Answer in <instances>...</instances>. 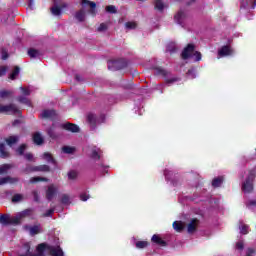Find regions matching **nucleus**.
I'll return each instance as SVG.
<instances>
[{"label":"nucleus","mask_w":256,"mask_h":256,"mask_svg":"<svg viewBox=\"0 0 256 256\" xmlns=\"http://www.w3.org/2000/svg\"><path fill=\"white\" fill-rule=\"evenodd\" d=\"M255 177H256L255 170H250L248 172L246 179L244 180V183H242L243 193H252L254 191Z\"/></svg>","instance_id":"nucleus-1"},{"label":"nucleus","mask_w":256,"mask_h":256,"mask_svg":"<svg viewBox=\"0 0 256 256\" xmlns=\"http://www.w3.org/2000/svg\"><path fill=\"white\" fill-rule=\"evenodd\" d=\"M0 113H4L5 115H21V110L13 103L7 105L0 104Z\"/></svg>","instance_id":"nucleus-2"},{"label":"nucleus","mask_w":256,"mask_h":256,"mask_svg":"<svg viewBox=\"0 0 256 256\" xmlns=\"http://www.w3.org/2000/svg\"><path fill=\"white\" fill-rule=\"evenodd\" d=\"M125 68H127V60L125 59L110 60L108 62V69L110 71H121V69Z\"/></svg>","instance_id":"nucleus-3"},{"label":"nucleus","mask_w":256,"mask_h":256,"mask_svg":"<svg viewBox=\"0 0 256 256\" xmlns=\"http://www.w3.org/2000/svg\"><path fill=\"white\" fill-rule=\"evenodd\" d=\"M44 252L48 251L50 256H65V252H63V248L60 245L53 246L47 243H43Z\"/></svg>","instance_id":"nucleus-4"},{"label":"nucleus","mask_w":256,"mask_h":256,"mask_svg":"<svg viewBox=\"0 0 256 256\" xmlns=\"http://www.w3.org/2000/svg\"><path fill=\"white\" fill-rule=\"evenodd\" d=\"M193 53H195V44H187L181 53V58L187 61V59H191Z\"/></svg>","instance_id":"nucleus-5"},{"label":"nucleus","mask_w":256,"mask_h":256,"mask_svg":"<svg viewBox=\"0 0 256 256\" xmlns=\"http://www.w3.org/2000/svg\"><path fill=\"white\" fill-rule=\"evenodd\" d=\"M24 229L29 231L31 237H35V235H39V233H41V224H36L34 226L25 225Z\"/></svg>","instance_id":"nucleus-6"},{"label":"nucleus","mask_w":256,"mask_h":256,"mask_svg":"<svg viewBox=\"0 0 256 256\" xmlns=\"http://www.w3.org/2000/svg\"><path fill=\"white\" fill-rule=\"evenodd\" d=\"M61 128L64 129L65 131H70V133H79L80 131L77 124L70 123V122L62 124Z\"/></svg>","instance_id":"nucleus-7"},{"label":"nucleus","mask_w":256,"mask_h":256,"mask_svg":"<svg viewBox=\"0 0 256 256\" xmlns=\"http://www.w3.org/2000/svg\"><path fill=\"white\" fill-rule=\"evenodd\" d=\"M31 253V243L26 242L22 245V248L18 253V256H29L31 255Z\"/></svg>","instance_id":"nucleus-8"},{"label":"nucleus","mask_w":256,"mask_h":256,"mask_svg":"<svg viewBox=\"0 0 256 256\" xmlns=\"http://www.w3.org/2000/svg\"><path fill=\"white\" fill-rule=\"evenodd\" d=\"M197 227H199V219L193 218L187 226L188 233H195V231H197Z\"/></svg>","instance_id":"nucleus-9"},{"label":"nucleus","mask_w":256,"mask_h":256,"mask_svg":"<svg viewBox=\"0 0 256 256\" xmlns=\"http://www.w3.org/2000/svg\"><path fill=\"white\" fill-rule=\"evenodd\" d=\"M232 54H233V50L229 45L222 46L221 49L218 51L219 57H227Z\"/></svg>","instance_id":"nucleus-10"},{"label":"nucleus","mask_w":256,"mask_h":256,"mask_svg":"<svg viewBox=\"0 0 256 256\" xmlns=\"http://www.w3.org/2000/svg\"><path fill=\"white\" fill-rule=\"evenodd\" d=\"M152 243L155 245H159L160 247H167V241L163 240V238L157 234H154L151 238Z\"/></svg>","instance_id":"nucleus-11"},{"label":"nucleus","mask_w":256,"mask_h":256,"mask_svg":"<svg viewBox=\"0 0 256 256\" xmlns=\"http://www.w3.org/2000/svg\"><path fill=\"white\" fill-rule=\"evenodd\" d=\"M55 195H57V188H55L54 185H50L48 187V189L46 190V199L48 201H52L53 197H55Z\"/></svg>","instance_id":"nucleus-12"},{"label":"nucleus","mask_w":256,"mask_h":256,"mask_svg":"<svg viewBox=\"0 0 256 256\" xmlns=\"http://www.w3.org/2000/svg\"><path fill=\"white\" fill-rule=\"evenodd\" d=\"M82 7H90V13L92 15H95V9L97 7V4L95 2H91L89 0H81Z\"/></svg>","instance_id":"nucleus-13"},{"label":"nucleus","mask_w":256,"mask_h":256,"mask_svg":"<svg viewBox=\"0 0 256 256\" xmlns=\"http://www.w3.org/2000/svg\"><path fill=\"white\" fill-rule=\"evenodd\" d=\"M32 141L34 145H43V143H45V139L43 138L40 132H35L33 134Z\"/></svg>","instance_id":"nucleus-14"},{"label":"nucleus","mask_w":256,"mask_h":256,"mask_svg":"<svg viewBox=\"0 0 256 256\" xmlns=\"http://www.w3.org/2000/svg\"><path fill=\"white\" fill-rule=\"evenodd\" d=\"M56 113L55 110H43L41 117L42 119H50L51 121H53L56 117Z\"/></svg>","instance_id":"nucleus-15"},{"label":"nucleus","mask_w":256,"mask_h":256,"mask_svg":"<svg viewBox=\"0 0 256 256\" xmlns=\"http://www.w3.org/2000/svg\"><path fill=\"white\" fill-rule=\"evenodd\" d=\"M5 143L8 145V147H13V145H17V143H19V136H9L8 138H5Z\"/></svg>","instance_id":"nucleus-16"},{"label":"nucleus","mask_w":256,"mask_h":256,"mask_svg":"<svg viewBox=\"0 0 256 256\" xmlns=\"http://www.w3.org/2000/svg\"><path fill=\"white\" fill-rule=\"evenodd\" d=\"M36 254H33V252H30L29 256H45V244L40 243L36 247Z\"/></svg>","instance_id":"nucleus-17"},{"label":"nucleus","mask_w":256,"mask_h":256,"mask_svg":"<svg viewBox=\"0 0 256 256\" xmlns=\"http://www.w3.org/2000/svg\"><path fill=\"white\" fill-rule=\"evenodd\" d=\"M7 183H19V178H12L10 176L0 178V185H5Z\"/></svg>","instance_id":"nucleus-18"},{"label":"nucleus","mask_w":256,"mask_h":256,"mask_svg":"<svg viewBox=\"0 0 256 256\" xmlns=\"http://www.w3.org/2000/svg\"><path fill=\"white\" fill-rule=\"evenodd\" d=\"M0 224L8 227V225H11V217L7 214L0 215Z\"/></svg>","instance_id":"nucleus-19"},{"label":"nucleus","mask_w":256,"mask_h":256,"mask_svg":"<svg viewBox=\"0 0 256 256\" xmlns=\"http://www.w3.org/2000/svg\"><path fill=\"white\" fill-rule=\"evenodd\" d=\"M50 171L51 167L47 164L36 166V173H49Z\"/></svg>","instance_id":"nucleus-20"},{"label":"nucleus","mask_w":256,"mask_h":256,"mask_svg":"<svg viewBox=\"0 0 256 256\" xmlns=\"http://www.w3.org/2000/svg\"><path fill=\"white\" fill-rule=\"evenodd\" d=\"M87 121L91 127L95 128L97 126V116L95 114L90 113L87 115Z\"/></svg>","instance_id":"nucleus-21"},{"label":"nucleus","mask_w":256,"mask_h":256,"mask_svg":"<svg viewBox=\"0 0 256 256\" xmlns=\"http://www.w3.org/2000/svg\"><path fill=\"white\" fill-rule=\"evenodd\" d=\"M43 159L47 161V163H52V165H57V160H55V158H53V155H51V153L49 152H45L43 154Z\"/></svg>","instance_id":"nucleus-22"},{"label":"nucleus","mask_w":256,"mask_h":256,"mask_svg":"<svg viewBox=\"0 0 256 256\" xmlns=\"http://www.w3.org/2000/svg\"><path fill=\"white\" fill-rule=\"evenodd\" d=\"M37 166H33L31 164H26V167L22 170L25 175H29L30 173H37Z\"/></svg>","instance_id":"nucleus-23"},{"label":"nucleus","mask_w":256,"mask_h":256,"mask_svg":"<svg viewBox=\"0 0 256 256\" xmlns=\"http://www.w3.org/2000/svg\"><path fill=\"white\" fill-rule=\"evenodd\" d=\"M44 182V183H48L49 179L45 178V177H41V176H35L30 178L29 183H31L32 185L35 183H39V182Z\"/></svg>","instance_id":"nucleus-24"},{"label":"nucleus","mask_w":256,"mask_h":256,"mask_svg":"<svg viewBox=\"0 0 256 256\" xmlns=\"http://www.w3.org/2000/svg\"><path fill=\"white\" fill-rule=\"evenodd\" d=\"M91 159H94V161L101 160V149L99 148L92 149Z\"/></svg>","instance_id":"nucleus-25"},{"label":"nucleus","mask_w":256,"mask_h":256,"mask_svg":"<svg viewBox=\"0 0 256 256\" xmlns=\"http://www.w3.org/2000/svg\"><path fill=\"white\" fill-rule=\"evenodd\" d=\"M173 229H175L177 233H181L185 229V225L181 221H174Z\"/></svg>","instance_id":"nucleus-26"},{"label":"nucleus","mask_w":256,"mask_h":256,"mask_svg":"<svg viewBox=\"0 0 256 256\" xmlns=\"http://www.w3.org/2000/svg\"><path fill=\"white\" fill-rule=\"evenodd\" d=\"M174 19L178 25H181V23H183V19H185V12H183V10L178 11V13L174 16Z\"/></svg>","instance_id":"nucleus-27"},{"label":"nucleus","mask_w":256,"mask_h":256,"mask_svg":"<svg viewBox=\"0 0 256 256\" xmlns=\"http://www.w3.org/2000/svg\"><path fill=\"white\" fill-rule=\"evenodd\" d=\"M0 157L1 159L9 158V152H7L4 143H0Z\"/></svg>","instance_id":"nucleus-28"},{"label":"nucleus","mask_w":256,"mask_h":256,"mask_svg":"<svg viewBox=\"0 0 256 256\" xmlns=\"http://www.w3.org/2000/svg\"><path fill=\"white\" fill-rule=\"evenodd\" d=\"M28 55L31 57V59H37V57L41 56V52L35 48L28 49Z\"/></svg>","instance_id":"nucleus-29"},{"label":"nucleus","mask_w":256,"mask_h":256,"mask_svg":"<svg viewBox=\"0 0 256 256\" xmlns=\"http://www.w3.org/2000/svg\"><path fill=\"white\" fill-rule=\"evenodd\" d=\"M220 185H223V176H218L212 180V187L217 189Z\"/></svg>","instance_id":"nucleus-30"},{"label":"nucleus","mask_w":256,"mask_h":256,"mask_svg":"<svg viewBox=\"0 0 256 256\" xmlns=\"http://www.w3.org/2000/svg\"><path fill=\"white\" fill-rule=\"evenodd\" d=\"M154 8L157 11L163 12V9H165V4L163 3V0H155Z\"/></svg>","instance_id":"nucleus-31"},{"label":"nucleus","mask_w":256,"mask_h":256,"mask_svg":"<svg viewBox=\"0 0 256 256\" xmlns=\"http://www.w3.org/2000/svg\"><path fill=\"white\" fill-rule=\"evenodd\" d=\"M75 19H77L79 23H83V21H85V11L79 10L78 12H76Z\"/></svg>","instance_id":"nucleus-32"},{"label":"nucleus","mask_w":256,"mask_h":256,"mask_svg":"<svg viewBox=\"0 0 256 256\" xmlns=\"http://www.w3.org/2000/svg\"><path fill=\"white\" fill-rule=\"evenodd\" d=\"M18 103H22V105H27V107H31V100H29L25 96H19L17 98Z\"/></svg>","instance_id":"nucleus-33"},{"label":"nucleus","mask_w":256,"mask_h":256,"mask_svg":"<svg viewBox=\"0 0 256 256\" xmlns=\"http://www.w3.org/2000/svg\"><path fill=\"white\" fill-rule=\"evenodd\" d=\"M25 151H27V144H21V145L16 149V154L21 157V156L25 155Z\"/></svg>","instance_id":"nucleus-34"},{"label":"nucleus","mask_w":256,"mask_h":256,"mask_svg":"<svg viewBox=\"0 0 256 256\" xmlns=\"http://www.w3.org/2000/svg\"><path fill=\"white\" fill-rule=\"evenodd\" d=\"M21 71V68H19V66H15L12 73L9 76V79H11L12 81L17 79V75H19Z\"/></svg>","instance_id":"nucleus-35"},{"label":"nucleus","mask_w":256,"mask_h":256,"mask_svg":"<svg viewBox=\"0 0 256 256\" xmlns=\"http://www.w3.org/2000/svg\"><path fill=\"white\" fill-rule=\"evenodd\" d=\"M155 74L156 75H161L162 77H168L169 72L161 67H158L155 69Z\"/></svg>","instance_id":"nucleus-36"},{"label":"nucleus","mask_w":256,"mask_h":256,"mask_svg":"<svg viewBox=\"0 0 256 256\" xmlns=\"http://www.w3.org/2000/svg\"><path fill=\"white\" fill-rule=\"evenodd\" d=\"M166 51H168L169 53H176L177 44H175V42H170L166 47Z\"/></svg>","instance_id":"nucleus-37"},{"label":"nucleus","mask_w":256,"mask_h":256,"mask_svg":"<svg viewBox=\"0 0 256 256\" xmlns=\"http://www.w3.org/2000/svg\"><path fill=\"white\" fill-rule=\"evenodd\" d=\"M13 95V91L11 90H1L0 91V98L7 99Z\"/></svg>","instance_id":"nucleus-38"},{"label":"nucleus","mask_w":256,"mask_h":256,"mask_svg":"<svg viewBox=\"0 0 256 256\" xmlns=\"http://www.w3.org/2000/svg\"><path fill=\"white\" fill-rule=\"evenodd\" d=\"M9 169H13V165L11 164H3L0 166V175H5Z\"/></svg>","instance_id":"nucleus-39"},{"label":"nucleus","mask_w":256,"mask_h":256,"mask_svg":"<svg viewBox=\"0 0 256 256\" xmlns=\"http://www.w3.org/2000/svg\"><path fill=\"white\" fill-rule=\"evenodd\" d=\"M50 11L55 17H59L62 13V10L59 6H53L52 8H50Z\"/></svg>","instance_id":"nucleus-40"},{"label":"nucleus","mask_w":256,"mask_h":256,"mask_svg":"<svg viewBox=\"0 0 256 256\" xmlns=\"http://www.w3.org/2000/svg\"><path fill=\"white\" fill-rule=\"evenodd\" d=\"M31 213H33V210L31 209H26V210H23L20 214H19V217L20 219H23L25 217H31Z\"/></svg>","instance_id":"nucleus-41"},{"label":"nucleus","mask_w":256,"mask_h":256,"mask_svg":"<svg viewBox=\"0 0 256 256\" xmlns=\"http://www.w3.org/2000/svg\"><path fill=\"white\" fill-rule=\"evenodd\" d=\"M137 249H145V247H149V242L147 241H138L136 242Z\"/></svg>","instance_id":"nucleus-42"},{"label":"nucleus","mask_w":256,"mask_h":256,"mask_svg":"<svg viewBox=\"0 0 256 256\" xmlns=\"http://www.w3.org/2000/svg\"><path fill=\"white\" fill-rule=\"evenodd\" d=\"M78 175L79 174L77 173V171L71 170V171L68 172V179L70 181H74V179H77Z\"/></svg>","instance_id":"nucleus-43"},{"label":"nucleus","mask_w":256,"mask_h":256,"mask_svg":"<svg viewBox=\"0 0 256 256\" xmlns=\"http://www.w3.org/2000/svg\"><path fill=\"white\" fill-rule=\"evenodd\" d=\"M240 233L242 235H247L249 233V225L243 224L242 226L239 227Z\"/></svg>","instance_id":"nucleus-44"},{"label":"nucleus","mask_w":256,"mask_h":256,"mask_svg":"<svg viewBox=\"0 0 256 256\" xmlns=\"http://www.w3.org/2000/svg\"><path fill=\"white\" fill-rule=\"evenodd\" d=\"M62 151H63V153H66L67 155H71V153H73L75 151V148H73L71 146H64V147H62Z\"/></svg>","instance_id":"nucleus-45"},{"label":"nucleus","mask_w":256,"mask_h":256,"mask_svg":"<svg viewBox=\"0 0 256 256\" xmlns=\"http://www.w3.org/2000/svg\"><path fill=\"white\" fill-rule=\"evenodd\" d=\"M19 201H23L22 194H14L12 197V203H19Z\"/></svg>","instance_id":"nucleus-46"},{"label":"nucleus","mask_w":256,"mask_h":256,"mask_svg":"<svg viewBox=\"0 0 256 256\" xmlns=\"http://www.w3.org/2000/svg\"><path fill=\"white\" fill-rule=\"evenodd\" d=\"M105 9H106L107 13H111V14L117 13V7H115L113 5H108V6H106Z\"/></svg>","instance_id":"nucleus-47"},{"label":"nucleus","mask_w":256,"mask_h":256,"mask_svg":"<svg viewBox=\"0 0 256 256\" xmlns=\"http://www.w3.org/2000/svg\"><path fill=\"white\" fill-rule=\"evenodd\" d=\"M20 223H21V216L10 218V225H19Z\"/></svg>","instance_id":"nucleus-48"},{"label":"nucleus","mask_w":256,"mask_h":256,"mask_svg":"<svg viewBox=\"0 0 256 256\" xmlns=\"http://www.w3.org/2000/svg\"><path fill=\"white\" fill-rule=\"evenodd\" d=\"M69 201H70L69 195L63 194L61 197L62 205H69Z\"/></svg>","instance_id":"nucleus-49"},{"label":"nucleus","mask_w":256,"mask_h":256,"mask_svg":"<svg viewBox=\"0 0 256 256\" xmlns=\"http://www.w3.org/2000/svg\"><path fill=\"white\" fill-rule=\"evenodd\" d=\"M125 27H126V29H137V23H135V22H126Z\"/></svg>","instance_id":"nucleus-50"},{"label":"nucleus","mask_w":256,"mask_h":256,"mask_svg":"<svg viewBox=\"0 0 256 256\" xmlns=\"http://www.w3.org/2000/svg\"><path fill=\"white\" fill-rule=\"evenodd\" d=\"M53 213H55V208H50L42 215V217H52Z\"/></svg>","instance_id":"nucleus-51"},{"label":"nucleus","mask_w":256,"mask_h":256,"mask_svg":"<svg viewBox=\"0 0 256 256\" xmlns=\"http://www.w3.org/2000/svg\"><path fill=\"white\" fill-rule=\"evenodd\" d=\"M236 249H238V251H243V249H245V243H243V241H238L236 243Z\"/></svg>","instance_id":"nucleus-52"},{"label":"nucleus","mask_w":256,"mask_h":256,"mask_svg":"<svg viewBox=\"0 0 256 256\" xmlns=\"http://www.w3.org/2000/svg\"><path fill=\"white\" fill-rule=\"evenodd\" d=\"M32 195L34 197L35 203H39V201H40V199H39V192L37 190H33L32 191Z\"/></svg>","instance_id":"nucleus-53"},{"label":"nucleus","mask_w":256,"mask_h":256,"mask_svg":"<svg viewBox=\"0 0 256 256\" xmlns=\"http://www.w3.org/2000/svg\"><path fill=\"white\" fill-rule=\"evenodd\" d=\"M47 134L49 135V137H51V139H55V133H54V129H53V127H51V128H49L48 130H47Z\"/></svg>","instance_id":"nucleus-54"},{"label":"nucleus","mask_w":256,"mask_h":256,"mask_svg":"<svg viewBox=\"0 0 256 256\" xmlns=\"http://www.w3.org/2000/svg\"><path fill=\"white\" fill-rule=\"evenodd\" d=\"M20 91H22L23 95H26V96L31 95V91L28 88L20 87Z\"/></svg>","instance_id":"nucleus-55"},{"label":"nucleus","mask_w":256,"mask_h":256,"mask_svg":"<svg viewBox=\"0 0 256 256\" xmlns=\"http://www.w3.org/2000/svg\"><path fill=\"white\" fill-rule=\"evenodd\" d=\"M193 55H194V57H196V58H195V61H201V58H202L201 52L195 51V52L193 53Z\"/></svg>","instance_id":"nucleus-56"},{"label":"nucleus","mask_w":256,"mask_h":256,"mask_svg":"<svg viewBox=\"0 0 256 256\" xmlns=\"http://www.w3.org/2000/svg\"><path fill=\"white\" fill-rule=\"evenodd\" d=\"M26 161H33V154L31 152L24 154Z\"/></svg>","instance_id":"nucleus-57"},{"label":"nucleus","mask_w":256,"mask_h":256,"mask_svg":"<svg viewBox=\"0 0 256 256\" xmlns=\"http://www.w3.org/2000/svg\"><path fill=\"white\" fill-rule=\"evenodd\" d=\"M98 31H107V24L101 23L98 27Z\"/></svg>","instance_id":"nucleus-58"},{"label":"nucleus","mask_w":256,"mask_h":256,"mask_svg":"<svg viewBox=\"0 0 256 256\" xmlns=\"http://www.w3.org/2000/svg\"><path fill=\"white\" fill-rule=\"evenodd\" d=\"M6 74H7V67L2 66L0 68V77H3V75H6Z\"/></svg>","instance_id":"nucleus-59"},{"label":"nucleus","mask_w":256,"mask_h":256,"mask_svg":"<svg viewBox=\"0 0 256 256\" xmlns=\"http://www.w3.org/2000/svg\"><path fill=\"white\" fill-rule=\"evenodd\" d=\"M177 81H179V78H170V79H167L166 80V83H175V82H177Z\"/></svg>","instance_id":"nucleus-60"},{"label":"nucleus","mask_w":256,"mask_h":256,"mask_svg":"<svg viewBox=\"0 0 256 256\" xmlns=\"http://www.w3.org/2000/svg\"><path fill=\"white\" fill-rule=\"evenodd\" d=\"M2 59H3V61L9 59V54L6 51L2 52Z\"/></svg>","instance_id":"nucleus-61"},{"label":"nucleus","mask_w":256,"mask_h":256,"mask_svg":"<svg viewBox=\"0 0 256 256\" xmlns=\"http://www.w3.org/2000/svg\"><path fill=\"white\" fill-rule=\"evenodd\" d=\"M80 199L81 201H87L89 199V196H87V194H81Z\"/></svg>","instance_id":"nucleus-62"},{"label":"nucleus","mask_w":256,"mask_h":256,"mask_svg":"<svg viewBox=\"0 0 256 256\" xmlns=\"http://www.w3.org/2000/svg\"><path fill=\"white\" fill-rule=\"evenodd\" d=\"M61 11H63V9H67V7H69V5L67 3H62L60 6H58Z\"/></svg>","instance_id":"nucleus-63"},{"label":"nucleus","mask_w":256,"mask_h":256,"mask_svg":"<svg viewBox=\"0 0 256 256\" xmlns=\"http://www.w3.org/2000/svg\"><path fill=\"white\" fill-rule=\"evenodd\" d=\"M34 1L33 0H28V7L29 9H33Z\"/></svg>","instance_id":"nucleus-64"}]
</instances>
